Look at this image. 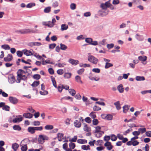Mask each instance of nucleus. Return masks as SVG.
<instances>
[{
	"label": "nucleus",
	"instance_id": "obj_1",
	"mask_svg": "<svg viewBox=\"0 0 151 151\" xmlns=\"http://www.w3.org/2000/svg\"><path fill=\"white\" fill-rule=\"evenodd\" d=\"M15 32L19 34H24L29 33H35L36 32L32 29H24L16 30Z\"/></svg>",
	"mask_w": 151,
	"mask_h": 151
},
{
	"label": "nucleus",
	"instance_id": "obj_2",
	"mask_svg": "<svg viewBox=\"0 0 151 151\" xmlns=\"http://www.w3.org/2000/svg\"><path fill=\"white\" fill-rule=\"evenodd\" d=\"M88 55H89L88 58V60L94 64H97L98 61V59L91 55L90 53H89Z\"/></svg>",
	"mask_w": 151,
	"mask_h": 151
},
{
	"label": "nucleus",
	"instance_id": "obj_3",
	"mask_svg": "<svg viewBox=\"0 0 151 151\" xmlns=\"http://www.w3.org/2000/svg\"><path fill=\"white\" fill-rule=\"evenodd\" d=\"M49 139V137L45 135H40L39 136L38 138V142L40 144H42L45 140H48Z\"/></svg>",
	"mask_w": 151,
	"mask_h": 151
},
{
	"label": "nucleus",
	"instance_id": "obj_4",
	"mask_svg": "<svg viewBox=\"0 0 151 151\" xmlns=\"http://www.w3.org/2000/svg\"><path fill=\"white\" fill-rule=\"evenodd\" d=\"M110 0L105 2V4L102 3L101 4L100 7L103 9H106L107 8L111 6L110 2Z\"/></svg>",
	"mask_w": 151,
	"mask_h": 151
},
{
	"label": "nucleus",
	"instance_id": "obj_5",
	"mask_svg": "<svg viewBox=\"0 0 151 151\" xmlns=\"http://www.w3.org/2000/svg\"><path fill=\"white\" fill-rule=\"evenodd\" d=\"M9 100L11 103L14 104H17L18 101V100L17 98L11 96L9 97Z\"/></svg>",
	"mask_w": 151,
	"mask_h": 151
},
{
	"label": "nucleus",
	"instance_id": "obj_6",
	"mask_svg": "<svg viewBox=\"0 0 151 151\" xmlns=\"http://www.w3.org/2000/svg\"><path fill=\"white\" fill-rule=\"evenodd\" d=\"M17 72L19 74L22 75L25 74L27 75V76H29L30 75V73H31V71L30 70H29L24 71L22 69H19L18 70Z\"/></svg>",
	"mask_w": 151,
	"mask_h": 151
},
{
	"label": "nucleus",
	"instance_id": "obj_7",
	"mask_svg": "<svg viewBox=\"0 0 151 151\" xmlns=\"http://www.w3.org/2000/svg\"><path fill=\"white\" fill-rule=\"evenodd\" d=\"M22 51L24 54L27 56L33 55L34 53L33 50L32 49L29 50H27L26 49L24 50H22Z\"/></svg>",
	"mask_w": 151,
	"mask_h": 151
},
{
	"label": "nucleus",
	"instance_id": "obj_8",
	"mask_svg": "<svg viewBox=\"0 0 151 151\" xmlns=\"http://www.w3.org/2000/svg\"><path fill=\"white\" fill-rule=\"evenodd\" d=\"M105 146L106 147V148L108 150H110L113 148V146L111 144V142H106L104 144Z\"/></svg>",
	"mask_w": 151,
	"mask_h": 151
},
{
	"label": "nucleus",
	"instance_id": "obj_9",
	"mask_svg": "<svg viewBox=\"0 0 151 151\" xmlns=\"http://www.w3.org/2000/svg\"><path fill=\"white\" fill-rule=\"evenodd\" d=\"M68 62L72 65H77L79 63V61L78 60H74L71 58H70Z\"/></svg>",
	"mask_w": 151,
	"mask_h": 151
},
{
	"label": "nucleus",
	"instance_id": "obj_10",
	"mask_svg": "<svg viewBox=\"0 0 151 151\" xmlns=\"http://www.w3.org/2000/svg\"><path fill=\"white\" fill-rule=\"evenodd\" d=\"M24 117L27 119H30L32 117L33 114L29 113H25L23 114Z\"/></svg>",
	"mask_w": 151,
	"mask_h": 151
},
{
	"label": "nucleus",
	"instance_id": "obj_11",
	"mask_svg": "<svg viewBox=\"0 0 151 151\" xmlns=\"http://www.w3.org/2000/svg\"><path fill=\"white\" fill-rule=\"evenodd\" d=\"M9 81L11 84H13L15 81V78L13 75H11L9 77Z\"/></svg>",
	"mask_w": 151,
	"mask_h": 151
},
{
	"label": "nucleus",
	"instance_id": "obj_12",
	"mask_svg": "<svg viewBox=\"0 0 151 151\" xmlns=\"http://www.w3.org/2000/svg\"><path fill=\"white\" fill-rule=\"evenodd\" d=\"M12 59V56L11 54H9L6 57L4 58V60L6 62L11 61Z\"/></svg>",
	"mask_w": 151,
	"mask_h": 151
},
{
	"label": "nucleus",
	"instance_id": "obj_13",
	"mask_svg": "<svg viewBox=\"0 0 151 151\" xmlns=\"http://www.w3.org/2000/svg\"><path fill=\"white\" fill-rule=\"evenodd\" d=\"M19 116L20 117L19 118H16L12 120L13 122L14 123H16L17 122H19L22 121V120L23 118L21 117V116L19 115Z\"/></svg>",
	"mask_w": 151,
	"mask_h": 151
},
{
	"label": "nucleus",
	"instance_id": "obj_14",
	"mask_svg": "<svg viewBox=\"0 0 151 151\" xmlns=\"http://www.w3.org/2000/svg\"><path fill=\"white\" fill-rule=\"evenodd\" d=\"M81 123L80 121L76 120L74 122V125L76 127L79 128L81 127Z\"/></svg>",
	"mask_w": 151,
	"mask_h": 151
},
{
	"label": "nucleus",
	"instance_id": "obj_15",
	"mask_svg": "<svg viewBox=\"0 0 151 151\" xmlns=\"http://www.w3.org/2000/svg\"><path fill=\"white\" fill-rule=\"evenodd\" d=\"M27 131L31 134H33L35 132L34 127H29L27 129Z\"/></svg>",
	"mask_w": 151,
	"mask_h": 151
},
{
	"label": "nucleus",
	"instance_id": "obj_16",
	"mask_svg": "<svg viewBox=\"0 0 151 151\" xmlns=\"http://www.w3.org/2000/svg\"><path fill=\"white\" fill-rule=\"evenodd\" d=\"M138 59L140 61L145 62L147 60V57L146 56H140L138 57Z\"/></svg>",
	"mask_w": 151,
	"mask_h": 151
},
{
	"label": "nucleus",
	"instance_id": "obj_17",
	"mask_svg": "<svg viewBox=\"0 0 151 151\" xmlns=\"http://www.w3.org/2000/svg\"><path fill=\"white\" fill-rule=\"evenodd\" d=\"M72 74L70 73H64L63 77L65 79H69L71 78Z\"/></svg>",
	"mask_w": 151,
	"mask_h": 151
},
{
	"label": "nucleus",
	"instance_id": "obj_18",
	"mask_svg": "<svg viewBox=\"0 0 151 151\" xmlns=\"http://www.w3.org/2000/svg\"><path fill=\"white\" fill-rule=\"evenodd\" d=\"M114 105L115 106L116 109L117 110H119L121 109V107L120 104V102L118 101L114 103Z\"/></svg>",
	"mask_w": 151,
	"mask_h": 151
},
{
	"label": "nucleus",
	"instance_id": "obj_19",
	"mask_svg": "<svg viewBox=\"0 0 151 151\" xmlns=\"http://www.w3.org/2000/svg\"><path fill=\"white\" fill-rule=\"evenodd\" d=\"M84 125L83 130L84 131L86 132L91 131V129L90 127L88 126L86 124H84Z\"/></svg>",
	"mask_w": 151,
	"mask_h": 151
},
{
	"label": "nucleus",
	"instance_id": "obj_20",
	"mask_svg": "<svg viewBox=\"0 0 151 151\" xmlns=\"http://www.w3.org/2000/svg\"><path fill=\"white\" fill-rule=\"evenodd\" d=\"M117 89L119 92L120 93H122L124 92V88L122 84H120L118 86Z\"/></svg>",
	"mask_w": 151,
	"mask_h": 151
},
{
	"label": "nucleus",
	"instance_id": "obj_21",
	"mask_svg": "<svg viewBox=\"0 0 151 151\" xmlns=\"http://www.w3.org/2000/svg\"><path fill=\"white\" fill-rule=\"evenodd\" d=\"M135 37L137 40L139 41H142L144 40V38L142 35H139L138 34H137L136 35Z\"/></svg>",
	"mask_w": 151,
	"mask_h": 151
},
{
	"label": "nucleus",
	"instance_id": "obj_22",
	"mask_svg": "<svg viewBox=\"0 0 151 151\" xmlns=\"http://www.w3.org/2000/svg\"><path fill=\"white\" fill-rule=\"evenodd\" d=\"M19 147V145L18 144L16 143H13L12 145V148L14 151H16L17 150Z\"/></svg>",
	"mask_w": 151,
	"mask_h": 151
},
{
	"label": "nucleus",
	"instance_id": "obj_23",
	"mask_svg": "<svg viewBox=\"0 0 151 151\" xmlns=\"http://www.w3.org/2000/svg\"><path fill=\"white\" fill-rule=\"evenodd\" d=\"M63 134L61 133L58 134V138L59 141H61L63 139Z\"/></svg>",
	"mask_w": 151,
	"mask_h": 151
},
{
	"label": "nucleus",
	"instance_id": "obj_24",
	"mask_svg": "<svg viewBox=\"0 0 151 151\" xmlns=\"http://www.w3.org/2000/svg\"><path fill=\"white\" fill-rule=\"evenodd\" d=\"M68 28V26L66 24H63L61 25V30L64 31L67 30Z\"/></svg>",
	"mask_w": 151,
	"mask_h": 151
},
{
	"label": "nucleus",
	"instance_id": "obj_25",
	"mask_svg": "<svg viewBox=\"0 0 151 151\" xmlns=\"http://www.w3.org/2000/svg\"><path fill=\"white\" fill-rule=\"evenodd\" d=\"M99 12H100V14L102 16H104L107 15L108 14L109 12V11H99Z\"/></svg>",
	"mask_w": 151,
	"mask_h": 151
},
{
	"label": "nucleus",
	"instance_id": "obj_26",
	"mask_svg": "<svg viewBox=\"0 0 151 151\" xmlns=\"http://www.w3.org/2000/svg\"><path fill=\"white\" fill-rule=\"evenodd\" d=\"M75 79L76 81L78 83H80L81 84L83 83V82L81 80V78L80 76H76Z\"/></svg>",
	"mask_w": 151,
	"mask_h": 151
},
{
	"label": "nucleus",
	"instance_id": "obj_27",
	"mask_svg": "<svg viewBox=\"0 0 151 151\" xmlns=\"http://www.w3.org/2000/svg\"><path fill=\"white\" fill-rule=\"evenodd\" d=\"M129 106L128 105H125L123 107V112L124 113H126L129 109Z\"/></svg>",
	"mask_w": 151,
	"mask_h": 151
},
{
	"label": "nucleus",
	"instance_id": "obj_28",
	"mask_svg": "<svg viewBox=\"0 0 151 151\" xmlns=\"http://www.w3.org/2000/svg\"><path fill=\"white\" fill-rule=\"evenodd\" d=\"M40 84V81H35L33 83L31 84V86L33 87H36L39 85Z\"/></svg>",
	"mask_w": 151,
	"mask_h": 151
},
{
	"label": "nucleus",
	"instance_id": "obj_29",
	"mask_svg": "<svg viewBox=\"0 0 151 151\" xmlns=\"http://www.w3.org/2000/svg\"><path fill=\"white\" fill-rule=\"evenodd\" d=\"M78 143L80 144H85L87 143V140L84 139H78L77 140Z\"/></svg>",
	"mask_w": 151,
	"mask_h": 151
},
{
	"label": "nucleus",
	"instance_id": "obj_30",
	"mask_svg": "<svg viewBox=\"0 0 151 151\" xmlns=\"http://www.w3.org/2000/svg\"><path fill=\"white\" fill-rule=\"evenodd\" d=\"M135 79L137 81L145 80V78L144 76H137L136 77Z\"/></svg>",
	"mask_w": 151,
	"mask_h": 151
},
{
	"label": "nucleus",
	"instance_id": "obj_31",
	"mask_svg": "<svg viewBox=\"0 0 151 151\" xmlns=\"http://www.w3.org/2000/svg\"><path fill=\"white\" fill-rule=\"evenodd\" d=\"M81 149L84 150H90V146L88 145H83L81 146Z\"/></svg>",
	"mask_w": 151,
	"mask_h": 151
},
{
	"label": "nucleus",
	"instance_id": "obj_32",
	"mask_svg": "<svg viewBox=\"0 0 151 151\" xmlns=\"http://www.w3.org/2000/svg\"><path fill=\"white\" fill-rule=\"evenodd\" d=\"M51 81L52 82L53 86L55 88H57V85H56V81H55V78L52 76L51 77Z\"/></svg>",
	"mask_w": 151,
	"mask_h": 151
},
{
	"label": "nucleus",
	"instance_id": "obj_33",
	"mask_svg": "<svg viewBox=\"0 0 151 151\" xmlns=\"http://www.w3.org/2000/svg\"><path fill=\"white\" fill-rule=\"evenodd\" d=\"M95 133H96V136L98 138L101 137V136L102 134H104V132L103 131H101L99 132H97Z\"/></svg>",
	"mask_w": 151,
	"mask_h": 151
},
{
	"label": "nucleus",
	"instance_id": "obj_34",
	"mask_svg": "<svg viewBox=\"0 0 151 151\" xmlns=\"http://www.w3.org/2000/svg\"><path fill=\"white\" fill-rule=\"evenodd\" d=\"M13 129L16 130L20 131L21 130V128L19 125H14L13 127Z\"/></svg>",
	"mask_w": 151,
	"mask_h": 151
},
{
	"label": "nucleus",
	"instance_id": "obj_35",
	"mask_svg": "<svg viewBox=\"0 0 151 151\" xmlns=\"http://www.w3.org/2000/svg\"><path fill=\"white\" fill-rule=\"evenodd\" d=\"M60 49L63 50H65L67 48V46L64 44L60 43Z\"/></svg>",
	"mask_w": 151,
	"mask_h": 151
},
{
	"label": "nucleus",
	"instance_id": "obj_36",
	"mask_svg": "<svg viewBox=\"0 0 151 151\" xmlns=\"http://www.w3.org/2000/svg\"><path fill=\"white\" fill-rule=\"evenodd\" d=\"M51 7L48 6L46 7L44 10V12L45 13H48L51 11Z\"/></svg>",
	"mask_w": 151,
	"mask_h": 151
},
{
	"label": "nucleus",
	"instance_id": "obj_37",
	"mask_svg": "<svg viewBox=\"0 0 151 151\" xmlns=\"http://www.w3.org/2000/svg\"><path fill=\"white\" fill-rule=\"evenodd\" d=\"M45 128L46 130H51L53 128V127L52 125H47L45 126Z\"/></svg>",
	"mask_w": 151,
	"mask_h": 151
},
{
	"label": "nucleus",
	"instance_id": "obj_38",
	"mask_svg": "<svg viewBox=\"0 0 151 151\" xmlns=\"http://www.w3.org/2000/svg\"><path fill=\"white\" fill-rule=\"evenodd\" d=\"M17 82L19 83L20 82V80H21V74H19L17 72Z\"/></svg>",
	"mask_w": 151,
	"mask_h": 151
},
{
	"label": "nucleus",
	"instance_id": "obj_39",
	"mask_svg": "<svg viewBox=\"0 0 151 151\" xmlns=\"http://www.w3.org/2000/svg\"><path fill=\"white\" fill-rule=\"evenodd\" d=\"M113 66V65L112 64L108 62H106L105 64V68L106 69H107L110 67H112Z\"/></svg>",
	"mask_w": 151,
	"mask_h": 151
},
{
	"label": "nucleus",
	"instance_id": "obj_40",
	"mask_svg": "<svg viewBox=\"0 0 151 151\" xmlns=\"http://www.w3.org/2000/svg\"><path fill=\"white\" fill-rule=\"evenodd\" d=\"M1 48L5 50H9L10 49V47L8 45H2L1 46Z\"/></svg>",
	"mask_w": 151,
	"mask_h": 151
},
{
	"label": "nucleus",
	"instance_id": "obj_41",
	"mask_svg": "<svg viewBox=\"0 0 151 151\" xmlns=\"http://www.w3.org/2000/svg\"><path fill=\"white\" fill-rule=\"evenodd\" d=\"M69 93L73 96H74L76 94V91L73 89H70L69 90Z\"/></svg>",
	"mask_w": 151,
	"mask_h": 151
},
{
	"label": "nucleus",
	"instance_id": "obj_42",
	"mask_svg": "<svg viewBox=\"0 0 151 151\" xmlns=\"http://www.w3.org/2000/svg\"><path fill=\"white\" fill-rule=\"evenodd\" d=\"M92 41V39L91 38H87L85 39V42L88 43L89 45H91V43Z\"/></svg>",
	"mask_w": 151,
	"mask_h": 151
},
{
	"label": "nucleus",
	"instance_id": "obj_43",
	"mask_svg": "<svg viewBox=\"0 0 151 151\" xmlns=\"http://www.w3.org/2000/svg\"><path fill=\"white\" fill-rule=\"evenodd\" d=\"M113 118V116L110 114H108L106 115V119L108 120H111Z\"/></svg>",
	"mask_w": 151,
	"mask_h": 151
},
{
	"label": "nucleus",
	"instance_id": "obj_44",
	"mask_svg": "<svg viewBox=\"0 0 151 151\" xmlns=\"http://www.w3.org/2000/svg\"><path fill=\"white\" fill-rule=\"evenodd\" d=\"M35 4L34 3H31L29 4H28L26 7L27 8H31L33 6H35Z\"/></svg>",
	"mask_w": 151,
	"mask_h": 151
},
{
	"label": "nucleus",
	"instance_id": "obj_45",
	"mask_svg": "<svg viewBox=\"0 0 151 151\" xmlns=\"http://www.w3.org/2000/svg\"><path fill=\"white\" fill-rule=\"evenodd\" d=\"M89 78L91 80L93 81V80H94L96 81H98L100 79V78L99 77H89Z\"/></svg>",
	"mask_w": 151,
	"mask_h": 151
},
{
	"label": "nucleus",
	"instance_id": "obj_46",
	"mask_svg": "<svg viewBox=\"0 0 151 151\" xmlns=\"http://www.w3.org/2000/svg\"><path fill=\"white\" fill-rule=\"evenodd\" d=\"M89 116L92 119H94L96 117V116L95 114V112L92 111L90 114Z\"/></svg>",
	"mask_w": 151,
	"mask_h": 151
},
{
	"label": "nucleus",
	"instance_id": "obj_47",
	"mask_svg": "<svg viewBox=\"0 0 151 151\" xmlns=\"http://www.w3.org/2000/svg\"><path fill=\"white\" fill-rule=\"evenodd\" d=\"M62 99H65V100L70 99V101H73V98L71 97L70 96H65V97L62 98L61 99V100H62Z\"/></svg>",
	"mask_w": 151,
	"mask_h": 151
},
{
	"label": "nucleus",
	"instance_id": "obj_48",
	"mask_svg": "<svg viewBox=\"0 0 151 151\" xmlns=\"http://www.w3.org/2000/svg\"><path fill=\"white\" fill-rule=\"evenodd\" d=\"M33 78L35 79L38 80L40 78V76L38 74H35L33 76Z\"/></svg>",
	"mask_w": 151,
	"mask_h": 151
},
{
	"label": "nucleus",
	"instance_id": "obj_49",
	"mask_svg": "<svg viewBox=\"0 0 151 151\" xmlns=\"http://www.w3.org/2000/svg\"><path fill=\"white\" fill-rule=\"evenodd\" d=\"M40 93L41 95H45L48 94V92L47 91L45 90H43L42 91H40Z\"/></svg>",
	"mask_w": 151,
	"mask_h": 151
},
{
	"label": "nucleus",
	"instance_id": "obj_50",
	"mask_svg": "<svg viewBox=\"0 0 151 151\" xmlns=\"http://www.w3.org/2000/svg\"><path fill=\"white\" fill-rule=\"evenodd\" d=\"M92 122L93 124L95 125H97L99 123L98 120L96 119H93L92 121Z\"/></svg>",
	"mask_w": 151,
	"mask_h": 151
},
{
	"label": "nucleus",
	"instance_id": "obj_51",
	"mask_svg": "<svg viewBox=\"0 0 151 151\" xmlns=\"http://www.w3.org/2000/svg\"><path fill=\"white\" fill-rule=\"evenodd\" d=\"M9 108L10 107L9 106L5 105L3 107L2 109L6 111H9Z\"/></svg>",
	"mask_w": 151,
	"mask_h": 151
},
{
	"label": "nucleus",
	"instance_id": "obj_52",
	"mask_svg": "<svg viewBox=\"0 0 151 151\" xmlns=\"http://www.w3.org/2000/svg\"><path fill=\"white\" fill-rule=\"evenodd\" d=\"M138 130L139 132H140V133L142 134H143L146 131V128H139Z\"/></svg>",
	"mask_w": 151,
	"mask_h": 151
},
{
	"label": "nucleus",
	"instance_id": "obj_53",
	"mask_svg": "<svg viewBox=\"0 0 151 151\" xmlns=\"http://www.w3.org/2000/svg\"><path fill=\"white\" fill-rule=\"evenodd\" d=\"M117 139V137L114 134H112L111 136V139L113 141H115Z\"/></svg>",
	"mask_w": 151,
	"mask_h": 151
},
{
	"label": "nucleus",
	"instance_id": "obj_54",
	"mask_svg": "<svg viewBox=\"0 0 151 151\" xmlns=\"http://www.w3.org/2000/svg\"><path fill=\"white\" fill-rule=\"evenodd\" d=\"M104 142L103 140H99L97 141V143H96V145H102V144H103Z\"/></svg>",
	"mask_w": 151,
	"mask_h": 151
},
{
	"label": "nucleus",
	"instance_id": "obj_55",
	"mask_svg": "<svg viewBox=\"0 0 151 151\" xmlns=\"http://www.w3.org/2000/svg\"><path fill=\"white\" fill-rule=\"evenodd\" d=\"M69 146L71 149H73L75 147V145L74 143L71 142L69 144Z\"/></svg>",
	"mask_w": 151,
	"mask_h": 151
},
{
	"label": "nucleus",
	"instance_id": "obj_56",
	"mask_svg": "<svg viewBox=\"0 0 151 151\" xmlns=\"http://www.w3.org/2000/svg\"><path fill=\"white\" fill-rule=\"evenodd\" d=\"M27 149V147L26 145H25L22 146L21 148V150L22 151H26Z\"/></svg>",
	"mask_w": 151,
	"mask_h": 151
},
{
	"label": "nucleus",
	"instance_id": "obj_57",
	"mask_svg": "<svg viewBox=\"0 0 151 151\" xmlns=\"http://www.w3.org/2000/svg\"><path fill=\"white\" fill-rule=\"evenodd\" d=\"M93 111H97L99 110H100L101 109V108L97 106L96 105H95L94 106L93 108Z\"/></svg>",
	"mask_w": 151,
	"mask_h": 151
},
{
	"label": "nucleus",
	"instance_id": "obj_58",
	"mask_svg": "<svg viewBox=\"0 0 151 151\" xmlns=\"http://www.w3.org/2000/svg\"><path fill=\"white\" fill-rule=\"evenodd\" d=\"M27 75H21V80L25 81L27 80Z\"/></svg>",
	"mask_w": 151,
	"mask_h": 151
},
{
	"label": "nucleus",
	"instance_id": "obj_59",
	"mask_svg": "<svg viewBox=\"0 0 151 151\" xmlns=\"http://www.w3.org/2000/svg\"><path fill=\"white\" fill-rule=\"evenodd\" d=\"M17 54L18 57H21L23 55V52H22L19 50L17 51Z\"/></svg>",
	"mask_w": 151,
	"mask_h": 151
},
{
	"label": "nucleus",
	"instance_id": "obj_60",
	"mask_svg": "<svg viewBox=\"0 0 151 151\" xmlns=\"http://www.w3.org/2000/svg\"><path fill=\"white\" fill-rule=\"evenodd\" d=\"M76 4L74 3H72L70 5V8L72 10H74L76 8Z\"/></svg>",
	"mask_w": 151,
	"mask_h": 151
},
{
	"label": "nucleus",
	"instance_id": "obj_61",
	"mask_svg": "<svg viewBox=\"0 0 151 151\" xmlns=\"http://www.w3.org/2000/svg\"><path fill=\"white\" fill-rule=\"evenodd\" d=\"M57 88L58 91L60 92H61L62 91L63 89L62 85L60 84V85L58 86Z\"/></svg>",
	"mask_w": 151,
	"mask_h": 151
},
{
	"label": "nucleus",
	"instance_id": "obj_62",
	"mask_svg": "<svg viewBox=\"0 0 151 151\" xmlns=\"http://www.w3.org/2000/svg\"><path fill=\"white\" fill-rule=\"evenodd\" d=\"M57 72L58 74L61 75L63 73V70L62 69H59L57 70Z\"/></svg>",
	"mask_w": 151,
	"mask_h": 151
},
{
	"label": "nucleus",
	"instance_id": "obj_63",
	"mask_svg": "<svg viewBox=\"0 0 151 151\" xmlns=\"http://www.w3.org/2000/svg\"><path fill=\"white\" fill-rule=\"evenodd\" d=\"M140 133V132H139V131H134L132 132V134L136 136H138L139 135Z\"/></svg>",
	"mask_w": 151,
	"mask_h": 151
},
{
	"label": "nucleus",
	"instance_id": "obj_64",
	"mask_svg": "<svg viewBox=\"0 0 151 151\" xmlns=\"http://www.w3.org/2000/svg\"><path fill=\"white\" fill-rule=\"evenodd\" d=\"M114 46V45L113 43L108 44L107 45V47L109 49H110L111 48H113Z\"/></svg>",
	"mask_w": 151,
	"mask_h": 151
}]
</instances>
